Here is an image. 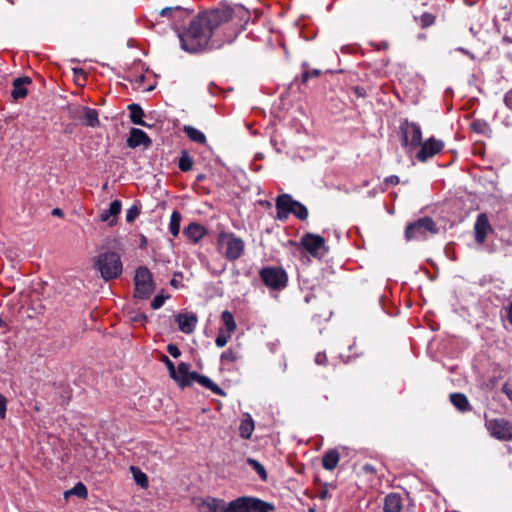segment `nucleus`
<instances>
[{
	"mask_svg": "<svg viewBox=\"0 0 512 512\" xmlns=\"http://www.w3.org/2000/svg\"><path fill=\"white\" fill-rule=\"evenodd\" d=\"M181 48L187 52L195 53L203 50L211 37L209 29L202 24L201 19L195 17L188 29L178 34Z\"/></svg>",
	"mask_w": 512,
	"mask_h": 512,
	"instance_id": "f257e3e1",
	"label": "nucleus"
},
{
	"mask_svg": "<svg viewBox=\"0 0 512 512\" xmlns=\"http://www.w3.org/2000/svg\"><path fill=\"white\" fill-rule=\"evenodd\" d=\"M94 267L105 281L118 278L123 271L120 255L114 251H106L96 256Z\"/></svg>",
	"mask_w": 512,
	"mask_h": 512,
	"instance_id": "f03ea898",
	"label": "nucleus"
},
{
	"mask_svg": "<svg viewBox=\"0 0 512 512\" xmlns=\"http://www.w3.org/2000/svg\"><path fill=\"white\" fill-rule=\"evenodd\" d=\"M218 244L224 248V256L229 261L239 259L245 250L244 241L233 233L221 232L218 235Z\"/></svg>",
	"mask_w": 512,
	"mask_h": 512,
	"instance_id": "7ed1b4c3",
	"label": "nucleus"
},
{
	"mask_svg": "<svg viewBox=\"0 0 512 512\" xmlns=\"http://www.w3.org/2000/svg\"><path fill=\"white\" fill-rule=\"evenodd\" d=\"M437 233L435 222L430 217H423L409 224L405 230V237L410 240H425L429 234Z\"/></svg>",
	"mask_w": 512,
	"mask_h": 512,
	"instance_id": "20e7f679",
	"label": "nucleus"
},
{
	"mask_svg": "<svg viewBox=\"0 0 512 512\" xmlns=\"http://www.w3.org/2000/svg\"><path fill=\"white\" fill-rule=\"evenodd\" d=\"M212 36L213 31L220 25L232 18V10L228 7H221L197 16Z\"/></svg>",
	"mask_w": 512,
	"mask_h": 512,
	"instance_id": "39448f33",
	"label": "nucleus"
},
{
	"mask_svg": "<svg viewBox=\"0 0 512 512\" xmlns=\"http://www.w3.org/2000/svg\"><path fill=\"white\" fill-rule=\"evenodd\" d=\"M135 296L141 299L148 298L153 292L152 274L146 267H139L135 277Z\"/></svg>",
	"mask_w": 512,
	"mask_h": 512,
	"instance_id": "423d86ee",
	"label": "nucleus"
},
{
	"mask_svg": "<svg viewBox=\"0 0 512 512\" xmlns=\"http://www.w3.org/2000/svg\"><path fill=\"white\" fill-rule=\"evenodd\" d=\"M485 427L492 437L500 441L512 440V422L504 418L486 420Z\"/></svg>",
	"mask_w": 512,
	"mask_h": 512,
	"instance_id": "0eeeda50",
	"label": "nucleus"
},
{
	"mask_svg": "<svg viewBox=\"0 0 512 512\" xmlns=\"http://www.w3.org/2000/svg\"><path fill=\"white\" fill-rule=\"evenodd\" d=\"M400 132L403 146H409L410 148L420 146L422 142V130L417 123L404 120L400 125Z\"/></svg>",
	"mask_w": 512,
	"mask_h": 512,
	"instance_id": "6e6552de",
	"label": "nucleus"
},
{
	"mask_svg": "<svg viewBox=\"0 0 512 512\" xmlns=\"http://www.w3.org/2000/svg\"><path fill=\"white\" fill-rule=\"evenodd\" d=\"M261 280L271 289L279 290L286 286L287 274L277 267H267L260 271Z\"/></svg>",
	"mask_w": 512,
	"mask_h": 512,
	"instance_id": "1a4fd4ad",
	"label": "nucleus"
},
{
	"mask_svg": "<svg viewBox=\"0 0 512 512\" xmlns=\"http://www.w3.org/2000/svg\"><path fill=\"white\" fill-rule=\"evenodd\" d=\"M199 512H229L230 502L212 496L200 498L196 502Z\"/></svg>",
	"mask_w": 512,
	"mask_h": 512,
	"instance_id": "9d476101",
	"label": "nucleus"
},
{
	"mask_svg": "<svg viewBox=\"0 0 512 512\" xmlns=\"http://www.w3.org/2000/svg\"><path fill=\"white\" fill-rule=\"evenodd\" d=\"M301 245L308 251L313 257L320 258L325 252V240L323 237L311 233L305 234L301 238Z\"/></svg>",
	"mask_w": 512,
	"mask_h": 512,
	"instance_id": "9b49d317",
	"label": "nucleus"
},
{
	"mask_svg": "<svg viewBox=\"0 0 512 512\" xmlns=\"http://www.w3.org/2000/svg\"><path fill=\"white\" fill-rule=\"evenodd\" d=\"M444 148V142L433 137L427 139L420 144V149L416 154V158L420 162H426L429 158L438 154Z\"/></svg>",
	"mask_w": 512,
	"mask_h": 512,
	"instance_id": "f8f14e48",
	"label": "nucleus"
},
{
	"mask_svg": "<svg viewBox=\"0 0 512 512\" xmlns=\"http://www.w3.org/2000/svg\"><path fill=\"white\" fill-rule=\"evenodd\" d=\"M294 199L289 194L279 195L276 199V218L280 221H284L288 218L289 214L292 213L294 208Z\"/></svg>",
	"mask_w": 512,
	"mask_h": 512,
	"instance_id": "ddd939ff",
	"label": "nucleus"
},
{
	"mask_svg": "<svg viewBox=\"0 0 512 512\" xmlns=\"http://www.w3.org/2000/svg\"><path fill=\"white\" fill-rule=\"evenodd\" d=\"M193 372H190V365L185 362H180L175 368V373L170 374V377L181 387H187L192 384Z\"/></svg>",
	"mask_w": 512,
	"mask_h": 512,
	"instance_id": "4468645a",
	"label": "nucleus"
},
{
	"mask_svg": "<svg viewBox=\"0 0 512 512\" xmlns=\"http://www.w3.org/2000/svg\"><path fill=\"white\" fill-rule=\"evenodd\" d=\"M152 144L149 136L139 128H132L129 132V137L127 139V145L130 148H136L139 146H143L144 148L150 147Z\"/></svg>",
	"mask_w": 512,
	"mask_h": 512,
	"instance_id": "2eb2a0df",
	"label": "nucleus"
},
{
	"mask_svg": "<svg viewBox=\"0 0 512 512\" xmlns=\"http://www.w3.org/2000/svg\"><path fill=\"white\" fill-rule=\"evenodd\" d=\"M490 231L491 225L489 223L487 215L484 213L479 214L474 224V233L476 241L482 244Z\"/></svg>",
	"mask_w": 512,
	"mask_h": 512,
	"instance_id": "dca6fc26",
	"label": "nucleus"
},
{
	"mask_svg": "<svg viewBox=\"0 0 512 512\" xmlns=\"http://www.w3.org/2000/svg\"><path fill=\"white\" fill-rule=\"evenodd\" d=\"M197 321V316L192 313H180L176 316L179 330L186 334H190L195 330Z\"/></svg>",
	"mask_w": 512,
	"mask_h": 512,
	"instance_id": "f3484780",
	"label": "nucleus"
},
{
	"mask_svg": "<svg viewBox=\"0 0 512 512\" xmlns=\"http://www.w3.org/2000/svg\"><path fill=\"white\" fill-rule=\"evenodd\" d=\"M122 204L120 200H114L110 203L109 208L103 210L100 214V220L102 222H108L110 226L117 223V216L120 214Z\"/></svg>",
	"mask_w": 512,
	"mask_h": 512,
	"instance_id": "a211bd4d",
	"label": "nucleus"
},
{
	"mask_svg": "<svg viewBox=\"0 0 512 512\" xmlns=\"http://www.w3.org/2000/svg\"><path fill=\"white\" fill-rule=\"evenodd\" d=\"M31 82V79L27 76L14 79L13 89L11 92V96L13 97V99L18 100L25 98L27 96L26 86L31 84Z\"/></svg>",
	"mask_w": 512,
	"mask_h": 512,
	"instance_id": "6ab92c4d",
	"label": "nucleus"
},
{
	"mask_svg": "<svg viewBox=\"0 0 512 512\" xmlns=\"http://www.w3.org/2000/svg\"><path fill=\"white\" fill-rule=\"evenodd\" d=\"M183 234L193 243H197L206 234V229L202 225L192 222L184 228Z\"/></svg>",
	"mask_w": 512,
	"mask_h": 512,
	"instance_id": "aec40b11",
	"label": "nucleus"
},
{
	"mask_svg": "<svg viewBox=\"0 0 512 512\" xmlns=\"http://www.w3.org/2000/svg\"><path fill=\"white\" fill-rule=\"evenodd\" d=\"M274 510L273 504L258 498L248 497L247 512H273Z\"/></svg>",
	"mask_w": 512,
	"mask_h": 512,
	"instance_id": "412c9836",
	"label": "nucleus"
},
{
	"mask_svg": "<svg viewBox=\"0 0 512 512\" xmlns=\"http://www.w3.org/2000/svg\"><path fill=\"white\" fill-rule=\"evenodd\" d=\"M402 498L398 493H389L384 498V512H400L402 509Z\"/></svg>",
	"mask_w": 512,
	"mask_h": 512,
	"instance_id": "4be33fe9",
	"label": "nucleus"
},
{
	"mask_svg": "<svg viewBox=\"0 0 512 512\" xmlns=\"http://www.w3.org/2000/svg\"><path fill=\"white\" fill-rule=\"evenodd\" d=\"M192 382H197L201 386L211 390L216 395H224V391L216 385L209 377L193 372Z\"/></svg>",
	"mask_w": 512,
	"mask_h": 512,
	"instance_id": "5701e85b",
	"label": "nucleus"
},
{
	"mask_svg": "<svg viewBox=\"0 0 512 512\" xmlns=\"http://www.w3.org/2000/svg\"><path fill=\"white\" fill-rule=\"evenodd\" d=\"M254 431V421L250 414L245 413L239 426V434L243 439H249Z\"/></svg>",
	"mask_w": 512,
	"mask_h": 512,
	"instance_id": "b1692460",
	"label": "nucleus"
},
{
	"mask_svg": "<svg viewBox=\"0 0 512 512\" xmlns=\"http://www.w3.org/2000/svg\"><path fill=\"white\" fill-rule=\"evenodd\" d=\"M340 460L339 452L335 449H331L327 451L322 458L323 468L329 471H332L338 465Z\"/></svg>",
	"mask_w": 512,
	"mask_h": 512,
	"instance_id": "393cba45",
	"label": "nucleus"
},
{
	"mask_svg": "<svg viewBox=\"0 0 512 512\" xmlns=\"http://www.w3.org/2000/svg\"><path fill=\"white\" fill-rule=\"evenodd\" d=\"M450 401L461 412H467L471 410L469 400L463 393L450 394Z\"/></svg>",
	"mask_w": 512,
	"mask_h": 512,
	"instance_id": "a878e982",
	"label": "nucleus"
},
{
	"mask_svg": "<svg viewBox=\"0 0 512 512\" xmlns=\"http://www.w3.org/2000/svg\"><path fill=\"white\" fill-rule=\"evenodd\" d=\"M128 110H129V114H130L129 115L130 120L133 124L140 125V126H148L143 121L144 111L139 104H136V103L130 104L128 106Z\"/></svg>",
	"mask_w": 512,
	"mask_h": 512,
	"instance_id": "bb28decb",
	"label": "nucleus"
},
{
	"mask_svg": "<svg viewBox=\"0 0 512 512\" xmlns=\"http://www.w3.org/2000/svg\"><path fill=\"white\" fill-rule=\"evenodd\" d=\"M83 119L84 124L89 127H97L99 126V118H98V112L95 109L89 108V107H83Z\"/></svg>",
	"mask_w": 512,
	"mask_h": 512,
	"instance_id": "cd10ccee",
	"label": "nucleus"
},
{
	"mask_svg": "<svg viewBox=\"0 0 512 512\" xmlns=\"http://www.w3.org/2000/svg\"><path fill=\"white\" fill-rule=\"evenodd\" d=\"M183 131L187 135V137L193 142L199 144L206 143V136L204 135V133L196 129L195 127L186 125L184 126Z\"/></svg>",
	"mask_w": 512,
	"mask_h": 512,
	"instance_id": "c85d7f7f",
	"label": "nucleus"
},
{
	"mask_svg": "<svg viewBox=\"0 0 512 512\" xmlns=\"http://www.w3.org/2000/svg\"><path fill=\"white\" fill-rule=\"evenodd\" d=\"M159 15L163 17H172V19H176L188 15V12L180 6L165 7L159 12Z\"/></svg>",
	"mask_w": 512,
	"mask_h": 512,
	"instance_id": "c756f323",
	"label": "nucleus"
},
{
	"mask_svg": "<svg viewBox=\"0 0 512 512\" xmlns=\"http://www.w3.org/2000/svg\"><path fill=\"white\" fill-rule=\"evenodd\" d=\"M181 219L182 215L179 211L175 210L172 212L169 222V231L174 237L178 236L180 232Z\"/></svg>",
	"mask_w": 512,
	"mask_h": 512,
	"instance_id": "7c9ffc66",
	"label": "nucleus"
},
{
	"mask_svg": "<svg viewBox=\"0 0 512 512\" xmlns=\"http://www.w3.org/2000/svg\"><path fill=\"white\" fill-rule=\"evenodd\" d=\"M248 496L238 497L230 501L229 512H247Z\"/></svg>",
	"mask_w": 512,
	"mask_h": 512,
	"instance_id": "2f4dec72",
	"label": "nucleus"
},
{
	"mask_svg": "<svg viewBox=\"0 0 512 512\" xmlns=\"http://www.w3.org/2000/svg\"><path fill=\"white\" fill-rule=\"evenodd\" d=\"M221 319L225 326V331L233 333L236 330V322L231 312L225 310L222 312Z\"/></svg>",
	"mask_w": 512,
	"mask_h": 512,
	"instance_id": "473e14b6",
	"label": "nucleus"
},
{
	"mask_svg": "<svg viewBox=\"0 0 512 512\" xmlns=\"http://www.w3.org/2000/svg\"><path fill=\"white\" fill-rule=\"evenodd\" d=\"M64 495L66 498L70 495H76L79 498H86L88 492L86 486L82 482H78L72 489L66 491Z\"/></svg>",
	"mask_w": 512,
	"mask_h": 512,
	"instance_id": "72a5a7b5",
	"label": "nucleus"
},
{
	"mask_svg": "<svg viewBox=\"0 0 512 512\" xmlns=\"http://www.w3.org/2000/svg\"><path fill=\"white\" fill-rule=\"evenodd\" d=\"M131 472L133 474V478L135 482L141 486L142 488H146L148 486V477L145 473H143L139 468L132 466Z\"/></svg>",
	"mask_w": 512,
	"mask_h": 512,
	"instance_id": "f704fd0d",
	"label": "nucleus"
},
{
	"mask_svg": "<svg viewBox=\"0 0 512 512\" xmlns=\"http://www.w3.org/2000/svg\"><path fill=\"white\" fill-rule=\"evenodd\" d=\"M193 160L189 156L188 152L182 151L181 157L179 159L178 167L183 172H188L192 169Z\"/></svg>",
	"mask_w": 512,
	"mask_h": 512,
	"instance_id": "c9c22d12",
	"label": "nucleus"
},
{
	"mask_svg": "<svg viewBox=\"0 0 512 512\" xmlns=\"http://www.w3.org/2000/svg\"><path fill=\"white\" fill-rule=\"evenodd\" d=\"M302 83H306L310 78L319 77L322 74L320 69H309L306 63H303Z\"/></svg>",
	"mask_w": 512,
	"mask_h": 512,
	"instance_id": "e433bc0d",
	"label": "nucleus"
},
{
	"mask_svg": "<svg viewBox=\"0 0 512 512\" xmlns=\"http://www.w3.org/2000/svg\"><path fill=\"white\" fill-rule=\"evenodd\" d=\"M247 463L250 467H252L256 471V473L259 475V477L262 480L267 479V472H266L264 466L260 462H258L257 460H255L253 458H248Z\"/></svg>",
	"mask_w": 512,
	"mask_h": 512,
	"instance_id": "4c0bfd02",
	"label": "nucleus"
},
{
	"mask_svg": "<svg viewBox=\"0 0 512 512\" xmlns=\"http://www.w3.org/2000/svg\"><path fill=\"white\" fill-rule=\"evenodd\" d=\"M300 220H306L308 218V210L307 208L300 202L294 201V208L292 213Z\"/></svg>",
	"mask_w": 512,
	"mask_h": 512,
	"instance_id": "58836bf2",
	"label": "nucleus"
},
{
	"mask_svg": "<svg viewBox=\"0 0 512 512\" xmlns=\"http://www.w3.org/2000/svg\"><path fill=\"white\" fill-rule=\"evenodd\" d=\"M240 358V355L237 351L232 349H228L227 351L221 354V363L226 365L229 363H234Z\"/></svg>",
	"mask_w": 512,
	"mask_h": 512,
	"instance_id": "ea45409f",
	"label": "nucleus"
},
{
	"mask_svg": "<svg viewBox=\"0 0 512 512\" xmlns=\"http://www.w3.org/2000/svg\"><path fill=\"white\" fill-rule=\"evenodd\" d=\"M231 334L232 333H229V332L225 331L224 329H220L218 336L216 337V340H215L216 346L219 348L224 347L228 343V341L231 337Z\"/></svg>",
	"mask_w": 512,
	"mask_h": 512,
	"instance_id": "a19ab883",
	"label": "nucleus"
},
{
	"mask_svg": "<svg viewBox=\"0 0 512 512\" xmlns=\"http://www.w3.org/2000/svg\"><path fill=\"white\" fill-rule=\"evenodd\" d=\"M435 22V17L431 13H423L420 16V25L423 28L429 27Z\"/></svg>",
	"mask_w": 512,
	"mask_h": 512,
	"instance_id": "79ce46f5",
	"label": "nucleus"
},
{
	"mask_svg": "<svg viewBox=\"0 0 512 512\" xmlns=\"http://www.w3.org/2000/svg\"><path fill=\"white\" fill-rule=\"evenodd\" d=\"M140 214V210L136 206L130 207L126 212V221L128 223L133 222Z\"/></svg>",
	"mask_w": 512,
	"mask_h": 512,
	"instance_id": "37998d69",
	"label": "nucleus"
},
{
	"mask_svg": "<svg viewBox=\"0 0 512 512\" xmlns=\"http://www.w3.org/2000/svg\"><path fill=\"white\" fill-rule=\"evenodd\" d=\"M167 299L164 295H156L154 299L151 301V307L155 310L161 308Z\"/></svg>",
	"mask_w": 512,
	"mask_h": 512,
	"instance_id": "c03bdc74",
	"label": "nucleus"
},
{
	"mask_svg": "<svg viewBox=\"0 0 512 512\" xmlns=\"http://www.w3.org/2000/svg\"><path fill=\"white\" fill-rule=\"evenodd\" d=\"M160 361L162 363H164L165 366L167 367V369L169 371V375L175 373V368L176 367H175L174 363L166 355L162 354L160 356Z\"/></svg>",
	"mask_w": 512,
	"mask_h": 512,
	"instance_id": "a18cd8bd",
	"label": "nucleus"
},
{
	"mask_svg": "<svg viewBox=\"0 0 512 512\" xmlns=\"http://www.w3.org/2000/svg\"><path fill=\"white\" fill-rule=\"evenodd\" d=\"M167 352L173 357L178 358L181 355L180 349L175 344L167 345Z\"/></svg>",
	"mask_w": 512,
	"mask_h": 512,
	"instance_id": "49530a36",
	"label": "nucleus"
},
{
	"mask_svg": "<svg viewBox=\"0 0 512 512\" xmlns=\"http://www.w3.org/2000/svg\"><path fill=\"white\" fill-rule=\"evenodd\" d=\"M315 363L318 365H325L327 363V356L324 352H319L315 356Z\"/></svg>",
	"mask_w": 512,
	"mask_h": 512,
	"instance_id": "de8ad7c7",
	"label": "nucleus"
},
{
	"mask_svg": "<svg viewBox=\"0 0 512 512\" xmlns=\"http://www.w3.org/2000/svg\"><path fill=\"white\" fill-rule=\"evenodd\" d=\"M6 415V398L0 394V417L3 419Z\"/></svg>",
	"mask_w": 512,
	"mask_h": 512,
	"instance_id": "09e8293b",
	"label": "nucleus"
},
{
	"mask_svg": "<svg viewBox=\"0 0 512 512\" xmlns=\"http://www.w3.org/2000/svg\"><path fill=\"white\" fill-rule=\"evenodd\" d=\"M505 312L508 322L512 325V301L509 302L507 306H505Z\"/></svg>",
	"mask_w": 512,
	"mask_h": 512,
	"instance_id": "8fccbe9b",
	"label": "nucleus"
},
{
	"mask_svg": "<svg viewBox=\"0 0 512 512\" xmlns=\"http://www.w3.org/2000/svg\"><path fill=\"white\" fill-rule=\"evenodd\" d=\"M386 184L396 185L399 183V177L396 175L389 176L385 179Z\"/></svg>",
	"mask_w": 512,
	"mask_h": 512,
	"instance_id": "3c124183",
	"label": "nucleus"
},
{
	"mask_svg": "<svg viewBox=\"0 0 512 512\" xmlns=\"http://www.w3.org/2000/svg\"><path fill=\"white\" fill-rule=\"evenodd\" d=\"M504 101L506 105L512 109V89L505 95Z\"/></svg>",
	"mask_w": 512,
	"mask_h": 512,
	"instance_id": "603ef678",
	"label": "nucleus"
},
{
	"mask_svg": "<svg viewBox=\"0 0 512 512\" xmlns=\"http://www.w3.org/2000/svg\"><path fill=\"white\" fill-rule=\"evenodd\" d=\"M362 470H363L364 472H366V473H370V474H373V473H375V472H376V470H375L374 466H373V465H371V464H364V465L362 466Z\"/></svg>",
	"mask_w": 512,
	"mask_h": 512,
	"instance_id": "864d4df0",
	"label": "nucleus"
},
{
	"mask_svg": "<svg viewBox=\"0 0 512 512\" xmlns=\"http://www.w3.org/2000/svg\"><path fill=\"white\" fill-rule=\"evenodd\" d=\"M52 215L53 216L61 217V216H63V212H62V210L60 208H54L52 210Z\"/></svg>",
	"mask_w": 512,
	"mask_h": 512,
	"instance_id": "5fc2aeb1",
	"label": "nucleus"
},
{
	"mask_svg": "<svg viewBox=\"0 0 512 512\" xmlns=\"http://www.w3.org/2000/svg\"><path fill=\"white\" fill-rule=\"evenodd\" d=\"M73 71H74V74H76V75L84 76V74H85L83 69H81V68H74Z\"/></svg>",
	"mask_w": 512,
	"mask_h": 512,
	"instance_id": "6e6d98bb",
	"label": "nucleus"
},
{
	"mask_svg": "<svg viewBox=\"0 0 512 512\" xmlns=\"http://www.w3.org/2000/svg\"><path fill=\"white\" fill-rule=\"evenodd\" d=\"M203 179H204V175H203V174H199V175L197 176V180H198V181H202Z\"/></svg>",
	"mask_w": 512,
	"mask_h": 512,
	"instance_id": "4d7b16f0",
	"label": "nucleus"
},
{
	"mask_svg": "<svg viewBox=\"0 0 512 512\" xmlns=\"http://www.w3.org/2000/svg\"><path fill=\"white\" fill-rule=\"evenodd\" d=\"M4 325H5L4 320L0 318V328L4 327Z\"/></svg>",
	"mask_w": 512,
	"mask_h": 512,
	"instance_id": "13d9d810",
	"label": "nucleus"
},
{
	"mask_svg": "<svg viewBox=\"0 0 512 512\" xmlns=\"http://www.w3.org/2000/svg\"><path fill=\"white\" fill-rule=\"evenodd\" d=\"M459 50H460L462 53L469 54V52H468V51H466L464 48H460Z\"/></svg>",
	"mask_w": 512,
	"mask_h": 512,
	"instance_id": "bf43d9fd",
	"label": "nucleus"
},
{
	"mask_svg": "<svg viewBox=\"0 0 512 512\" xmlns=\"http://www.w3.org/2000/svg\"><path fill=\"white\" fill-rule=\"evenodd\" d=\"M474 129H477V123H473Z\"/></svg>",
	"mask_w": 512,
	"mask_h": 512,
	"instance_id": "052dcab7",
	"label": "nucleus"
}]
</instances>
